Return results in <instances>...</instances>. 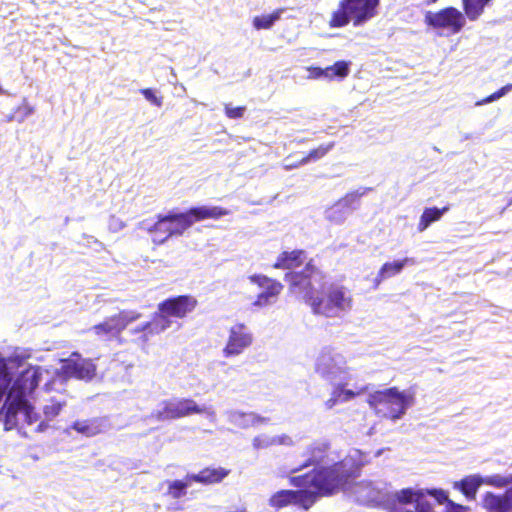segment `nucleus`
<instances>
[{
  "label": "nucleus",
  "mask_w": 512,
  "mask_h": 512,
  "mask_svg": "<svg viewBox=\"0 0 512 512\" xmlns=\"http://www.w3.org/2000/svg\"><path fill=\"white\" fill-rule=\"evenodd\" d=\"M326 446L321 445L312 449L309 463L304 466L321 465L312 473L291 478V483L299 490H281L271 496L270 506L280 509L290 504L309 509L319 496L329 495L343 488L357 469L367 460L360 450H353L339 463L328 466L334 459L325 455Z\"/></svg>",
  "instance_id": "f257e3e1"
},
{
  "label": "nucleus",
  "mask_w": 512,
  "mask_h": 512,
  "mask_svg": "<svg viewBox=\"0 0 512 512\" xmlns=\"http://www.w3.org/2000/svg\"><path fill=\"white\" fill-rule=\"evenodd\" d=\"M487 485L494 488H504L502 493L486 491L481 495L480 506L486 512H512V473L469 475L453 483V488L461 491L468 499H475L477 490Z\"/></svg>",
  "instance_id": "f03ea898"
},
{
  "label": "nucleus",
  "mask_w": 512,
  "mask_h": 512,
  "mask_svg": "<svg viewBox=\"0 0 512 512\" xmlns=\"http://www.w3.org/2000/svg\"><path fill=\"white\" fill-rule=\"evenodd\" d=\"M59 369H44L41 366H34V390L43 383L49 388L56 380L77 379L84 382L92 381L97 375V365L91 358H85L78 351L72 352L67 358L59 360Z\"/></svg>",
  "instance_id": "7ed1b4c3"
},
{
  "label": "nucleus",
  "mask_w": 512,
  "mask_h": 512,
  "mask_svg": "<svg viewBox=\"0 0 512 512\" xmlns=\"http://www.w3.org/2000/svg\"><path fill=\"white\" fill-rule=\"evenodd\" d=\"M325 279V272L315 264L312 258L306 262L303 269L289 271L284 275L288 292L308 306L319 292L315 284H321Z\"/></svg>",
  "instance_id": "20e7f679"
},
{
  "label": "nucleus",
  "mask_w": 512,
  "mask_h": 512,
  "mask_svg": "<svg viewBox=\"0 0 512 512\" xmlns=\"http://www.w3.org/2000/svg\"><path fill=\"white\" fill-rule=\"evenodd\" d=\"M380 0H340L338 7L332 12L329 19L330 28H342L350 22L358 27L378 13Z\"/></svg>",
  "instance_id": "39448f33"
},
{
  "label": "nucleus",
  "mask_w": 512,
  "mask_h": 512,
  "mask_svg": "<svg viewBox=\"0 0 512 512\" xmlns=\"http://www.w3.org/2000/svg\"><path fill=\"white\" fill-rule=\"evenodd\" d=\"M352 298L347 295L343 286L331 284L324 289L320 285L319 292L309 304L312 312L325 317H337L341 312L350 309Z\"/></svg>",
  "instance_id": "423d86ee"
},
{
  "label": "nucleus",
  "mask_w": 512,
  "mask_h": 512,
  "mask_svg": "<svg viewBox=\"0 0 512 512\" xmlns=\"http://www.w3.org/2000/svg\"><path fill=\"white\" fill-rule=\"evenodd\" d=\"M425 23L440 35L452 36L462 31L466 18L460 10L450 6L436 12H427Z\"/></svg>",
  "instance_id": "0eeeda50"
},
{
  "label": "nucleus",
  "mask_w": 512,
  "mask_h": 512,
  "mask_svg": "<svg viewBox=\"0 0 512 512\" xmlns=\"http://www.w3.org/2000/svg\"><path fill=\"white\" fill-rule=\"evenodd\" d=\"M188 229L183 212H170L166 215H158L157 221L148 228V232L152 235L153 243L161 245L170 237L183 235Z\"/></svg>",
  "instance_id": "6e6552de"
},
{
  "label": "nucleus",
  "mask_w": 512,
  "mask_h": 512,
  "mask_svg": "<svg viewBox=\"0 0 512 512\" xmlns=\"http://www.w3.org/2000/svg\"><path fill=\"white\" fill-rule=\"evenodd\" d=\"M138 318H140L139 313H129L122 310L115 315L106 317L102 322L94 325L92 331L100 338H117L131 322Z\"/></svg>",
  "instance_id": "1a4fd4ad"
},
{
  "label": "nucleus",
  "mask_w": 512,
  "mask_h": 512,
  "mask_svg": "<svg viewBox=\"0 0 512 512\" xmlns=\"http://www.w3.org/2000/svg\"><path fill=\"white\" fill-rule=\"evenodd\" d=\"M254 337L244 323H235L228 330V338L222 353L226 358L239 356L253 343Z\"/></svg>",
  "instance_id": "9d476101"
},
{
  "label": "nucleus",
  "mask_w": 512,
  "mask_h": 512,
  "mask_svg": "<svg viewBox=\"0 0 512 512\" xmlns=\"http://www.w3.org/2000/svg\"><path fill=\"white\" fill-rule=\"evenodd\" d=\"M198 306L197 299L192 295H179L167 298L158 304L157 309L166 319H184L193 313Z\"/></svg>",
  "instance_id": "9b49d317"
},
{
  "label": "nucleus",
  "mask_w": 512,
  "mask_h": 512,
  "mask_svg": "<svg viewBox=\"0 0 512 512\" xmlns=\"http://www.w3.org/2000/svg\"><path fill=\"white\" fill-rule=\"evenodd\" d=\"M249 280L251 283L263 289V291L257 295L254 302V305L258 307L266 306L275 301L284 288L280 281L263 274L251 275L249 276Z\"/></svg>",
  "instance_id": "f8f14e48"
},
{
  "label": "nucleus",
  "mask_w": 512,
  "mask_h": 512,
  "mask_svg": "<svg viewBox=\"0 0 512 512\" xmlns=\"http://www.w3.org/2000/svg\"><path fill=\"white\" fill-rule=\"evenodd\" d=\"M172 324L170 319H166L165 315H163L158 309L152 315L150 321L137 326L133 329L134 334H141L140 339L143 342H148L150 338L155 335H159L160 333L167 330Z\"/></svg>",
  "instance_id": "ddd939ff"
},
{
  "label": "nucleus",
  "mask_w": 512,
  "mask_h": 512,
  "mask_svg": "<svg viewBox=\"0 0 512 512\" xmlns=\"http://www.w3.org/2000/svg\"><path fill=\"white\" fill-rule=\"evenodd\" d=\"M189 228L196 222L206 219L218 220L230 214V210L221 206H196L183 212Z\"/></svg>",
  "instance_id": "4468645a"
},
{
  "label": "nucleus",
  "mask_w": 512,
  "mask_h": 512,
  "mask_svg": "<svg viewBox=\"0 0 512 512\" xmlns=\"http://www.w3.org/2000/svg\"><path fill=\"white\" fill-rule=\"evenodd\" d=\"M390 416H401L415 403V392L412 388L400 391L397 387H390Z\"/></svg>",
  "instance_id": "2eb2a0df"
},
{
  "label": "nucleus",
  "mask_w": 512,
  "mask_h": 512,
  "mask_svg": "<svg viewBox=\"0 0 512 512\" xmlns=\"http://www.w3.org/2000/svg\"><path fill=\"white\" fill-rule=\"evenodd\" d=\"M307 252L304 249L284 250L280 252L273 264L274 269L294 271L306 264Z\"/></svg>",
  "instance_id": "dca6fc26"
},
{
  "label": "nucleus",
  "mask_w": 512,
  "mask_h": 512,
  "mask_svg": "<svg viewBox=\"0 0 512 512\" xmlns=\"http://www.w3.org/2000/svg\"><path fill=\"white\" fill-rule=\"evenodd\" d=\"M345 359L340 354H334L330 350L322 351L316 361V371L322 376H328L341 371Z\"/></svg>",
  "instance_id": "f3484780"
},
{
  "label": "nucleus",
  "mask_w": 512,
  "mask_h": 512,
  "mask_svg": "<svg viewBox=\"0 0 512 512\" xmlns=\"http://www.w3.org/2000/svg\"><path fill=\"white\" fill-rule=\"evenodd\" d=\"M165 413L170 416H186L188 414L205 413V408L198 406L191 399H174L166 402Z\"/></svg>",
  "instance_id": "a211bd4d"
},
{
  "label": "nucleus",
  "mask_w": 512,
  "mask_h": 512,
  "mask_svg": "<svg viewBox=\"0 0 512 512\" xmlns=\"http://www.w3.org/2000/svg\"><path fill=\"white\" fill-rule=\"evenodd\" d=\"M230 474V470L224 467H207L198 473L189 474L193 482L204 485L220 483Z\"/></svg>",
  "instance_id": "6ab92c4d"
},
{
  "label": "nucleus",
  "mask_w": 512,
  "mask_h": 512,
  "mask_svg": "<svg viewBox=\"0 0 512 512\" xmlns=\"http://www.w3.org/2000/svg\"><path fill=\"white\" fill-rule=\"evenodd\" d=\"M39 386H42V390L38 391L36 399L43 403L45 416H57L66 405V401L62 397L54 396L49 399L45 397V394L52 389L53 384H51L48 389L45 388L43 383H40L36 388Z\"/></svg>",
  "instance_id": "aec40b11"
},
{
  "label": "nucleus",
  "mask_w": 512,
  "mask_h": 512,
  "mask_svg": "<svg viewBox=\"0 0 512 512\" xmlns=\"http://www.w3.org/2000/svg\"><path fill=\"white\" fill-rule=\"evenodd\" d=\"M408 263H413V260L410 258H403L401 260L384 263L379 269L374 280L375 286H378L385 279L399 274Z\"/></svg>",
  "instance_id": "412c9836"
},
{
  "label": "nucleus",
  "mask_w": 512,
  "mask_h": 512,
  "mask_svg": "<svg viewBox=\"0 0 512 512\" xmlns=\"http://www.w3.org/2000/svg\"><path fill=\"white\" fill-rule=\"evenodd\" d=\"M390 394L388 388L374 391L369 395L367 403L376 413L390 416Z\"/></svg>",
  "instance_id": "4be33fe9"
},
{
  "label": "nucleus",
  "mask_w": 512,
  "mask_h": 512,
  "mask_svg": "<svg viewBox=\"0 0 512 512\" xmlns=\"http://www.w3.org/2000/svg\"><path fill=\"white\" fill-rule=\"evenodd\" d=\"M103 418H80L73 424L72 430L84 436H93L102 431Z\"/></svg>",
  "instance_id": "5701e85b"
},
{
  "label": "nucleus",
  "mask_w": 512,
  "mask_h": 512,
  "mask_svg": "<svg viewBox=\"0 0 512 512\" xmlns=\"http://www.w3.org/2000/svg\"><path fill=\"white\" fill-rule=\"evenodd\" d=\"M448 210L449 206L442 208L426 207L420 216L417 230L419 232L425 231L432 223L439 221Z\"/></svg>",
  "instance_id": "b1692460"
},
{
  "label": "nucleus",
  "mask_w": 512,
  "mask_h": 512,
  "mask_svg": "<svg viewBox=\"0 0 512 512\" xmlns=\"http://www.w3.org/2000/svg\"><path fill=\"white\" fill-rule=\"evenodd\" d=\"M335 146L334 142L321 144L317 148L310 150L304 157H302L297 163L287 165V168H296L301 165H305L309 162H316L325 157L330 150Z\"/></svg>",
  "instance_id": "393cba45"
},
{
  "label": "nucleus",
  "mask_w": 512,
  "mask_h": 512,
  "mask_svg": "<svg viewBox=\"0 0 512 512\" xmlns=\"http://www.w3.org/2000/svg\"><path fill=\"white\" fill-rule=\"evenodd\" d=\"M367 391V387H362L357 391H353L350 389H345L343 384L337 385L333 392L332 397L326 402V405L331 408L333 407L337 402L341 401H348L352 398H354L357 395H360Z\"/></svg>",
  "instance_id": "a878e982"
},
{
  "label": "nucleus",
  "mask_w": 512,
  "mask_h": 512,
  "mask_svg": "<svg viewBox=\"0 0 512 512\" xmlns=\"http://www.w3.org/2000/svg\"><path fill=\"white\" fill-rule=\"evenodd\" d=\"M192 482L193 480L189 479V474L182 480H168L165 482L167 485L166 495L173 499H180L187 494V488Z\"/></svg>",
  "instance_id": "bb28decb"
},
{
  "label": "nucleus",
  "mask_w": 512,
  "mask_h": 512,
  "mask_svg": "<svg viewBox=\"0 0 512 512\" xmlns=\"http://www.w3.org/2000/svg\"><path fill=\"white\" fill-rule=\"evenodd\" d=\"M284 11V8H278L270 14L255 16L252 20L253 27L256 30L270 29L281 18Z\"/></svg>",
  "instance_id": "cd10ccee"
},
{
  "label": "nucleus",
  "mask_w": 512,
  "mask_h": 512,
  "mask_svg": "<svg viewBox=\"0 0 512 512\" xmlns=\"http://www.w3.org/2000/svg\"><path fill=\"white\" fill-rule=\"evenodd\" d=\"M327 80L332 81L336 78L344 79L350 72V62L345 60L336 61L333 65L328 66Z\"/></svg>",
  "instance_id": "c85d7f7f"
},
{
  "label": "nucleus",
  "mask_w": 512,
  "mask_h": 512,
  "mask_svg": "<svg viewBox=\"0 0 512 512\" xmlns=\"http://www.w3.org/2000/svg\"><path fill=\"white\" fill-rule=\"evenodd\" d=\"M25 404L24 393L18 392L14 397V389H12L6 398L5 405H8L6 416H15L19 409L23 408Z\"/></svg>",
  "instance_id": "c756f323"
},
{
  "label": "nucleus",
  "mask_w": 512,
  "mask_h": 512,
  "mask_svg": "<svg viewBox=\"0 0 512 512\" xmlns=\"http://www.w3.org/2000/svg\"><path fill=\"white\" fill-rule=\"evenodd\" d=\"M511 90H512V83H509V84L501 87L500 89H498L494 93H492V94L488 95L487 97L483 98L482 100L478 101L476 104L477 105H483V104L491 103V102L501 98L502 96H504L506 93H508Z\"/></svg>",
  "instance_id": "7c9ffc66"
},
{
  "label": "nucleus",
  "mask_w": 512,
  "mask_h": 512,
  "mask_svg": "<svg viewBox=\"0 0 512 512\" xmlns=\"http://www.w3.org/2000/svg\"><path fill=\"white\" fill-rule=\"evenodd\" d=\"M246 112L245 106L232 107L231 104H224V113L229 119H240Z\"/></svg>",
  "instance_id": "2f4dec72"
},
{
  "label": "nucleus",
  "mask_w": 512,
  "mask_h": 512,
  "mask_svg": "<svg viewBox=\"0 0 512 512\" xmlns=\"http://www.w3.org/2000/svg\"><path fill=\"white\" fill-rule=\"evenodd\" d=\"M140 93L145 97L147 101L152 103L157 107H161L163 104V97L157 96L155 91L152 88H143L140 90Z\"/></svg>",
  "instance_id": "473e14b6"
},
{
  "label": "nucleus",
  "mask_w": 512,
  "mask_h": 512,
  "mask_svg": "<svg viewBox=\"0 0 512 512\" xmlns=\"http://www.w3.org/2000/svg\"><path fill=\"white\" fill-rule=\"evenodd\" d=\"M308 71V78L310 79H320V78H326L327 79V71L328 68H321L316 66H311L307 68Z\"/></svg>",
  "instance_id": "72a5a7b5"
},
{
  "label": "nucleus",
  "mask_w": 512,
  "mask_h": 512,
  "mask_svg": "<svg viewBox=\"0 0 512 512\" xmlns=\"http://www.w3.org/2000/svg\"><path fill=\"white\" fill-rule=\"evenodd\" d=\"M10 379L8 378V373L4 364L0 363V393H3L4 390L8 387Z\"/></svg>",
  "instance_id": "f704fd0d"
},
{
  "label": "nucleus",
  "mask_w": 512,
  "mask_h": 512,
  "mask_svg": "<svg viewBox=\"0 0 512 512\" xmlns=\"http://www.w3.org/2000/svg\"><path fill=\"white\" fill-rule=\"evenodd\" d=\"M18 418H0V424L3 425L4 430L9 431L18 425Z\"/></svg>",
  "instance_id": "c9c22d12"
},
{
  "label": "nucleus",
  "mask_w": 512,
  "mask_h": 512,
  "mask_svg": "<svg viewBox=\"0 0 512 512\" xmlns=\"http://www.w3.org/2000/svg\"><path fill=\"white\" fill-rule=\"evenodd\" d=\"M360 197V194L358 193H349L344 197V200L353 199L357 200Z\"/></svg>",
  "instance_id": "e433bc0d"
},
{
  "label": "nucleus",
  "mask_w": 512,
  "mask_h": 512,
  "mask_svg": "<svg viewBox=\"0 0 512 512\" xmlns=\"http://www.w3.org/2000/svg\"><path fill=\"white\" fill-rule=\"evenodd\" d=\"M27 420V423L28 424H31L32 423V417H29V418H25Z\"/></svg>",
  "instance_id": "4c0bfd02"
},
{
  "label": "nucleus",
  "mask_w": 512,
  "mask_h": 512,
  "mask_svg": "<svg viewBox=\"0 0 512 512\" xmlns=\"http://www.w3.org/2000/svg\"><path fill=\"white\" fill-rule=\"evenodd\" d=\"M381 454V451H377L376 455L375 456H379Z\"/></svg>",
  "instance_id": "58836bf2"
},
{
  "label": "nucleus",
  "mask_w": 512,
  "mask_h": 512,
  "mask_svg": "<svg viewBox=\"0 0 512 512\" xmlns=\"http://www.w3.org/2000/svg\"><path fill=\"white\" fill-rule=\"evenodd\" d=\"M433 2H435L436 0H432Z\"/></svg>",
  "instance_id": "ea45409f"
}]
</instances>
